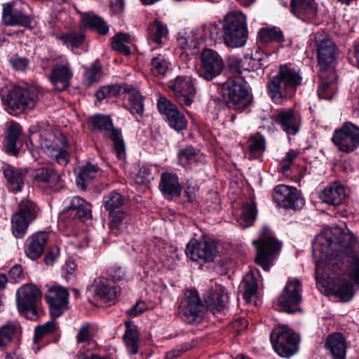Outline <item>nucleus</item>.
Here are the masks:
<instances>
[{
	"instance_id": "obj_61",
	"label": "nucleus",
	"mask_w": 359,
	"mask_h": 359,
	"mask_svg": "<svg viewBox=\"0 0 359 359\" xmlns=\"http://www.w3.org/2000/svg\"><path fill=\"white\" fill-rule=\"evenodd\" d=\"M76 268V264L73 261H67L65 264L62 266V271L64 273L65 278L69 281L74 277V273Z\"/></svg>"
},
{
	"instance_id": "obj_59",
	"label": "nucleus",
	"mask_w": 359,
	"mask_h": 359,
	"mask_svg": "<svg viewBox=\"0 0 359 359\" xmlns=\"http://www.w3.org/2000/svg\"><path fill=\"white\" fill-rule=\"evenodd\" d=\"M67 145L65 139L62 141V146L60 149L54 150L53 155H50L54 156L57 163L62 165H65L69 162V153L67 151Z\"/></svg>"
},
{
	"instance_id": "obj_54",
	"label": "nucleus",
	"mask_w": 359,
	"mask_h": 359,
	"mask_svg": "<svg viewBox=\"0 0 359 359\" xmlns=\"http://www.w3.org/2000/svg\"><path fill=\"white\" fill-rule=\"evenodd\" d=\"M257 208L254 203L248 204L243 207L242 214L240 217V224L243 228H247L252 225L257 217Z\"/></svg>"
},
{
	"instance_id": "obj_9",
	"label": "nucleus",
	"mask_w": 359,
	"mask_h": 359,
	"mask_svg": "<svg viewBox=\"0 0 359 359\" xmlns=\"http://www.w3.org/2000/svg\"><path fill=\"white\" fill-rule=\"evenodd\" d=\"M185 252L191 260L203 264L213 262L219 251L215 240L202 236L199 240L191 239L187 245Z\"/></svg>"
},
{
	"instance_id": "obj_24",
	"label": "nucleus",
	"mask_w": 359,
	"mask_h": 359,
	"mask_svg": "<svg viewBox=\"0 0 359 359\" xmlns=\"http://www.w3.org/2000/svg\"><path fill=\"white\" fill-rule=\"evenodd\" d=\"M73 77V72L67 60L56 63L49 76V80L57 91H63L69 88Z\"/></svg>"
},
{
	"instance_id": "obj_35",
	"label": "nucleus",
	"mask_w": 359,
	"mask_h": 359,
	"mask_svg": "<svg viewBox=\"0 0 359 359\" xmlns=\"http://www.w3.org/2000/svg\"><path fill=\"white\" fill-rule=\"evenodd\" d=\"M63 45L71 48L73 53L80 55L88 51V46L84 34L81 32H69L57 37Z\"/></svg>"
},
{
	"instance_id": "obj_17",
	"label": "nucleus",
	"mask_w": 359,
	"mask_h": 359,
	"mask_svg": "<svg viewBox=\"0 0 359 359\" xmlns=\"http://www.w3.org/2000/svg\"><path fill=\"white\" fill-rule=\"evenodd\" d=\"M177 102L182 106H190L196 95L194 81L190 76H178L169 82Z\"/></svg>"
},
{
	"instance_id": "obj_42",
	"label": "nucleus",
	"mask_w": 359,
	"mask_h": 359,
	"mask_svg": "<svg viewBox=\"0 0 359 359\" xmlns=\"http://www.w3.org/2000/svg\"><path fill=\"white\" fill-rule=\"evenodd\" d=\"M126 331L123 335V340L128 353L135 355L138 353V333L137 328L132 326L129 322H126Z\"/></svg>"
},
{
	"instance_id": "obj_36",
	"label": "nucleus",
	"mask_w": 359,
	"mask_h": 359,
	"mask_svg": "<svg viewBox=\"0 0 359 359\" xmlns=\"http://www.w3.org/2000/svg\"><path fill=\"white\" fill-rule=\"evenodd\" d=\"M319 76L321 83L318 89V95L320 99L331 100L337 93V84L332 80L334 74L332 71L320 70Z\"/></svg>"
},
{
	"instance_id": "obj_39",
	"label": "nucleus",
	"mask_w": 359,
	"mask_h": 359,
	"mask_svg": "<svg viewBox=\"0 0 359 359\" xmlns=\"http://www.w3.org/2000/svg\"><path fill=\"white\" fill-rule=\"evenodd\" d=\"M76 341L79 345V355L85 354L94 350L97 344L93 339V334L88 324L82 325L76 334Z\"/></svg>"
},
{
	"instance_id": "obj_19",
	"label": "nucleus",
	"mask_w": 359,
	"mask_h": 359,
	"mask_svg": "<svg viewBox=\"0 0 359 359\" xmlns=\"http://www.w3.org/2000/svg\"><path fill=\"white\" fill-rule=\"evenodd\" d=\"M65 139L62 135L57 137L50 129H40L29 135V142L32 146L42 149L48 155H53L54 150L62 146Z\"/></svg>"
},
{
	"instance_id": "obj_44",
	"label": "nucleus",
	"mask_w": 359,
	"mask_h": 359,
	"mask_svg": "<svg viewBox=\"0 0 359 359\" xmlns=\"http://www.w3.org/2000/svg\"><path fill=\"white\" fill-rule=\"evenodd\" d=\"M258 35L260 41L264 43L284 41L283 33L278 27H262L259 30Z\"/></svg>"
},
{
	"instance_id": "obj_3",
	"label": "nucleus",
	"mask_w": 359,
	"mask_h": 359,
	"mask_svg": "<svg viewBox=\"0 0 359 359\" xmlns=\"http://www.w3.org/2000/svg\"><path fill=\"white\" fill-rule=\"evenodd\" d=\"M252 243L256 249L255 263L264 271H269L280 254L282 243L268 226H263L259 238Z\"/></svg>"
},
{
	"instance_id": "obj_14",
	"label": "nucleus",
	"mask_w": 359,
	"mask_h": 359,
	"mask_svg": "<svg viewBox=\"0 0 359 359\" xmlns=\"http://www.w3.org/2000/svg\"><path fill=\"white\" fill-rule=\"evenodd\" d=\"M272 197L278 206L285 209L299 210L304 205V200L297 188L278 184L273 189Z\"/></svg>"
},
{
	"instance_id": "obj_31",
	"label": "nucleus",
	"mask_w": 359,
	"mask_h": 359,
	"mask_svg": "<svg viewBox=\"0 0 359 359\" xmlns=\"http://www.w3.org/2000/svg\"><path fill=\"white\" fill-rule=\"evenodd\" d=\"M158 187L162 194L168 198L180 196L182 191L178 176L170 172L161 173Z\"/></svg>"
},
{
	"instance_id": "obj_25",
	"label": "nucleus",
	"mask_w": 359,
	"mask_h": 359,
	"mask_svg": "<svg viewBox=\"0 0 359 359\" xmlns=\"http://www.w3.org/2000/svg\"><path fill=\"white\" fill-rule=\"evenodd\" d=\"M274 121L288 135H294L301 128L302 119L299 114L292 109L280 110L274 116Z\"/></svg>"
},
{
	"instance_id": "obj_45",
	"label": "nucleus",
	"mask_w": 359,
	"mask_h": 359,
	"mask_svg": "<svg viewBox=\"0 0 359 359\" xmlns=\"http://www.w3.org/2000/svg\"><path fill=\"white\" fill-rule=\"evenodd\" d=\"M241 287L243 290V298L249 302L257 291V283L255 274L252 272L248 273L244 277Z\"/></svg>"
},
{
	"instance_id": "obj_55",
	"label": "nucleus",
	"mask_w": 359,
	"mask_h": 359,
	"mask_svg": "<svg viewBox=\"0 0 359 359\" xmlns=\"http://www.w3.org/2000/svg\"><path fill=\"white\" fill-rule=\"evenodd\" d=\"M169 62L163 55H158L151 61V69L154 74L164 75L169 67Z\"/></svg>"
},
{
	"instance_id": "obj_57",
	"label": "nucleus",
	"mask_w": 359,
	"mask_h": 359,
	"mask_svg": "<svg viewBox=\"0 0 359 359\" xmlns=\"http://www.w3.org/2000/svg\"><path fill=\"white\" fill-rule=\"evenodd\" d=\"M299 156V152L294 149H290L285 154V157L281 160L278 170L283 175H288V172L294 160Z\"/></svg>"
},
{
	"instance_id": "obj_21",
	"label": "nucleus",
	"mask_w": 359,
	"mask_h": 359,
	"mask_svg": "<svg viewBox=\"0 0 359 359\" xmlns=\"http://www.w3.org/2000/svg\"><path fill=\"white\" fill-rule=\"evenodd\" d=\"M159 112L166 116L168 125L177 131L184 130L187 121L176 105L165 97H161L157 103Z\"/></svg>"
},
{
	"instance_id": "obj_63",
	"label": "nucleus",
	"mask_w": 359,
	"mask_h": 359,
	"mask_svg": "<svg viewBox=\"0 0 359 359\" xmlns=\"http://www.w3.org/2000/svg\"><path fill=\"white\" fill-rule=\"evenodd\" d=\"M1 359H24L19 348L15 346L13 348L6 349L1 355Z\"/></svg>"
},
{
	"instance_id": "obj_53",
	"label": "nucleus",
	"mask_w": 359,
	"mask_h": 359,
	"mask_svg": "<svg viewBox=\"0 0 359 359\" xmlns=\"http://www.w3.org/2000/svg\"><path fill=\"white\" fill-rule=\"evenodd\" d=\"M37 213V206L36 205L30 200L24 199L22 200L19 205V211L15 212V214L21 215L27 219H29L31 222H33Z\"/></svg>"
},
{
	"instance_id": "obj_41",
	"label": "nucleus",
	"mask_w": 359,
	"mask_h": 359,
	"mask_svg": "<svg viewBox=\"0 0 359 359\" xmlns=\"http://www.w3.org/2000/svg\"><path fill=\"white\" fill-rule=\"evenodd\" d=\"M81 22L84 26L95 30L101 35H105L109 32V26L104 19L93 13L84 14Z\"/></svg>"
},
{
	"instance_id": "obj_1",
	"label": "nucleus",
	"mask_w": 359,
	"mask_h": 359,
	"mask_svg": "<svg viewBox=\"0 0 359 359\" xmlns=\"http://www.w3.org/2000/svg\"><path fill=\"white\" fill-rule=\"evenodd\" d=\"M313 255L316 262V280L324 292L350 301L354 294L353 284L359 286V250L354 236L347 228H325L315 238Z\"/></svg>"
},
{
	"instance_id": "obj_11",
	"label": "nucleus",
	"mask_w": 359,
	"mask_h": 359,
	"mask_svg": "<svg viewBox=\"0 0 359 359\" xmlns=\"http://www.w3.org/2000/svg\"><path fill=\"white\" fill-rule=\"evenodd\" d=\"M28 5L22 0H13L2 4L1 22L6 27H32V18L27 14Z\"/></svg>"
},
{
	"instance_id": "obj_64",
	"label": "nucleus",
	"mask_w": 359,
	"mask_h": 359,
	"mask_svg": "<svg viewBox=\"0 0 359 359\" xmlns=\"http://www.w3.org/2000/svg\"><path fill=\"white\" fill-rule=\"evenodd\" d=\"M190 348H191V346L189 344H184L181 345L180 347L168 352L166 354L165 358H166V359H175V358L179 357L180 355H181V354L182 353L186 352L187 351H188Z\"/></svg>"
},
{
	"instance_id": "obj_34",
	"label": "nucleus",
	"mask_w": 359,
	"mask_h": 359,
	"mask_svg": "<svg viewBox=\"0 0 359 359\" xmlns=\"http://www.w3.org/2000/svg\"><path fill=\"white\" fill-rule=\"evenodd\" d=\"M48 236L46 232L33 234L27 241L26 255L32 260L38 259L43 253Z\"/></svg>"
},
{
	"instance_id": "obj_38",
	"label": "nucleus",
	"mask_w": 359,
	"mask_h": 359,
	"mask_svg": "<svg viewBox=\"0 0 359 359\" xmlns=\"http://www.w3.org/2000/svg\"><path fill=\"white\" fill-rule=\"evenodd\" d=\"M130 221L128 212L123 209L109 213L110 232L115 236L123 233Z\"/></svg>"
},
{
	"instance_id": "obj_20",
	"label": "nucleus",
	"mask_w": 359,
	"mask_h": 359,
	"mask_svg": "<svg viewBox=\"0 0 359 359\" xmlns=\"http://www.w3.org/2000/svg\"><path fill=\"white\" fill-rule=\"evenodd\" d=\"M314 42L318 53V65L320 70H326L335 57V44L324 32H317L314 36Z\"/></svg>"
},
{
	"instance_id": "obj_49",
	"label": "nucleus",
	"mask_w": 359,
	"mask_h": 359,
	"mask_svg": "<svg viewBox=\"0 0 359 359\" xmlns=\"http://www.w3.org/2000/svg\"><path fill=\"white\" fill-rule=\"evenodd\" d=\"M128 93L129 94L128 99L131 103V106L129 108L130 113L142 116L144 113V97L139 91L132 87Z\"/></svg>"
},
{
	"instance_id": "obj_26",
	"label": "nucleus",
	"mask_w": 359,
	"mask_h": 359,
	"mask_svg": "<svg viewBox=\"0 0 359 359\" xmlns=\"http://www.w3.org/2000/svg\"><path fill=\"white\" fill-rule=\"evenodd\" d=\"M203 298L208 309L214 314L222 311L229 302V297L225 288L217 284L211 286L205 292Z\"/></svg>"
},
{
	"instance_id": "obj_30",
	"label": "nucleus",
	"mask_w": 359,
	"mask_h": 359,
	"mask_svg": "<svg viewBox=\"0 0 359 359\" xmlns=\"http://www.w3.org/2000/svg\"><path fill=\"white\" fill-rule=\"evenodd\" d=\"M346 198L345 187L339 182L327 186L320 194V198L325 203L333 206L342 204Z\"/></svg>"
},
{
	"instance_id": "obj_10",
	"label": "nucleus",
	"mask_w": 359,
	"mask_h": 359,
	"mask_svg": "<svg viewBox=\"0 0 359 359\" xmlns=\"http://www.w3.org/2000/svg\"><path fill=\"white\" fill-rule=\"evenodd\" d=\"M41 290L33 284L21 286L16 292L17 308L20 313L31 320L39 317L37 304L41 299Z\"/></svg>"
},
{
	"instance_id": "obj_37",
	"label": "nucleus",
	"mask_w": 359,
	"mask_h": 359,
	"mask_svg": "<svg viewBox=\"0 0 359 359\" xmlns=\"http://www.w3.org/2000/svg\"><path fill=\"white\" fill-rule=\"evenodd\" d=\"M22 134V127L16 122H11L7 128L6 137V151L16 156L19 153V137Z\"/></svg>"
},
{
	"instance_id": "obj_16",
	"label": "nucleus",
	"mask_w": 359,
	"mask_h": 359,
	"mask_svg": "<svg viewBox=\"0 0 359 359\" xmlns=\"http://www.w3.org/2000/svg\"><path fill=\"white\" fill-rule=\"evenodd\" d=\"M203 304L196 290H189L184 295L178 308L181 318L187 323H193L201 316Z\"/></svg>"
},
{
	"instance_id": "obj_40",
	"label": "nucleus",
	"mask_w": 359,
	"mask_h": 359,
	"mask_svg": "<svg viewBox=\"0 0 359 359\" xmlns=\"http://www.w3.org/2000/svg\"><path fill=\"white\" fill-rule=\"evenodd\" d=\"M99 170L97 165L91 163L81 167L76 179L77 187L84 189L88 184L97 176Z\"/></svg>"
},
{
	"instance_id": "obj_29",
	"label": "nucleus",
	"mask_w": 359,
	"mask_h": 359,
	"mask_svg": "<svg viewBox=\"0 0 359 359\" xmlns=\"http://www.w3.org/2000/svg\"><path fill=\"white\" fill-rule=\"evenodd\" d=\"M290 6L291 12L303 21H311L317 16V5L313 0H291Z\"/></svg>"
},
{
	"instance_id": "obj_23",
	"label": "nucleus",
	"mask_w": 359,
	"mask_h": 359,
	"mask_svg": "<svg viewBox=\"0 0 359 359\" xmlns=\"http://www.w3.org/2000/svg\"><path fill=\"white\" fill-rule=\"evenodd\" d=\"M32 177L34 183L55 191L60 190L63 187L60 175L50 165L34 169L32 172Z\"/></svg>"
},
{
	"instance_id": "obj_47",
	"label": "nucleus",
	"mask_w": 359,
	"mask_h": 359,
	"mask_svg": "<svg viewBox=\"0 0 359 359\" xmlns=\"http://www.w3.org/2000/svg\"><path fill=\"white\" fill-rule=\"evenodd\" d=\"M149 29L151 41L158 45H162L168 34L167 26L162 22L156 20Z\"/></svg>"
},
{
	"instance_id": "obj_7",
	"label": "nucleus",
	"mask_w": 359,
	"mask_h": 359,
	"mask_svg": "<svg viewBox=\"0 0 359 359\" xmlns=\"http://www.w3.org/2000/svg\"><path fill=\"white\" fill-rule=\"evenodd\" d=\"M89 123L92 130L103 133L105 137L111 140L118 158H125L126 145L121 131L114 127L110 116L97 114L89 118Z\"/></svg>"
},
{
	"instance_id": "obj_32",
	"label": "nucleus",
	"mask_w": 359,
	"mask_h": 359,
	"mask_svg": "<svg viewBox=\"0 0 359 359\" xmlns=\"http://www.w3.org/2000/svg\"><path fill=\"white\" fill-rule=\"evenodd\" d=\"M325 347L332 359H345L346 344L344 337L341 333L330 334L326 339Z\"/></svg>"
},
{
	"instance_id": "obj_56",
	"label": "nucleus",
	"mask_w": 359,
	"mask_h": 359,
	"mask_svg": "<svg viewBox=\"0 0 359 359\" xmlns=\"http://www.w3.org/2000/svg\"><path fill=\"white\" fill-rule=\"evenodd\" d=\"M265 139L260 135L257 134L249 140L248 148L252 154H259L265 151Z\"/></svg>"
},
{
	"instance_id": "obj_62",
	"label": "nucleus",
	"mask_w": 359,
	"mask_h": 359,
	"mask_svg": "<svg viewBox=\"0 0 359 359\" xmlns=\"http://www.w3.org/2000/svg\"><path fill=\"white\" fill-rule=\"evenodd\" d=\"M11 64L18 71H25L29 65V60L25 57H17L11 59Z\"/></svg>"
},
{
	"instance_id": "obj_22",
	"label": "nucleus",
	"mask_w": 359,
	"mask_h": 359,
	"mask_svg": "<svg viewBox=\"0 0 359 359\" xmlns=\"http://www.w3.org/2000/svg\"><path fill=\"white\" fill-rule=\"evenodd\" d=\"M91 217L90 205L80 197H73L69 205L63 210L60 215V219L66 221L69 225L71 220H82L89 219Z\"/></svg>"
},
{
	"instance_id": "obj_2",
	"label": "nucleus",
	"mask_w": 359,
	"mask_h": 359,
	"mask_svg": "<svg viewBox=\"0 0 359 359\" xmlns=\"http://www.w3.org/2000/svg\"><path fill=\"white\" fill-rule=\"evenodd\" d=\"M302 83V76L297 67L292 64L281 65L278 74L268 83L269 95L276 103H281L290 97Z\"/></svg>"
},
{
	"instance_id": "obj_60",
	"label": "nucleus",
	"mask_w": 359,
	"mask_h": 359,
	"mask_svg": "<svg viewBox=\"0 0 359 359\" xmlns=\"http://www.w3.org/2000/svg\"><path fill=\"white\" fill-rule=\"evenodd\" d=\"M150 168L147 166L140 168L134 177L135 182L138 184H144L150 181Z\"/></svg>"
},
{
	"instance_id": "obj_33",
	"label": "nucleus",
	"mask_w": 359,
	"mask_h": 359,
	"mask_svg": "<svg viewBox=\"0 0 359 359\" xmlns=\"http://www.w3.org/2000/svg\"><path fill=\"white\" fill-rule=\"evenodd\" d=\"M1 170L7 180L9 190L13 193L20 192L25 184V172L8 165L3 166Z\"/></svg>"
},
{
	"instance_id": "obj_5",
	"label": "nucleus",
	"mask_w": 359,
	"mask_h": 359,
	"mask_svg": "<svg viewBox=\"0 0 359 359\" xmlns=\"http://www.w3.org/2000/svg\"><path fill=\"white\" fill-rule=\"evenodd\" d=\"M2 102L13 109L33 108L38 100L39 93L34 88H21L11 84L0 88Z\"/></svg>"
},
{
	"instance_id": "obj_58",
	"label": "nucleus",
	"mask_w": 359,
	"mask_h": 359,
	"mask_svg": "<svg viewBox=\"0 0 359 359\" xmlns=\"http://www.w3.org/2000/svg\"><path fill=\"white\" fill-rule=\"evenodd\" d=\"M56 329L57 324L53 320L48 321L42 325L36 327L34 337V341L38 342V341L41 339L45 335L52 333Z\"/></svg>"
},
{
	"instance_id": "obj_18",
	"label": "nucleus",
	"mask_w": 359,
	"mask_h": 359,
	"mask_svg": "<svg viewBox=\"0 0 359 359\" xmlns=\"http://www.w3.org/2000/svg\"><path fill=\"white\" fill-rule=\"evenodd\" d=\"M45 299L49 306L53 318L60 317L68 309L69 292L67 288L59 285L48 286Z\"/></svg>"
},
{
	"instance_id": "obj_12",
	"label": "nucleus",
	"mask_w": 359,
	"mask_h": 359,
	"mask_svg": "<svg viewBox=\"0 0 359 359\" xmlns=\"http://www.w3.org/2000/svg\"><path fill=\"white\" fill-rule=\"evenodd\" d=\"M332 142L337 149L344 153H351L359 147V127L346 122L334 130Z\"/></svg>"
},
{
	"instance_id": "obj_27",
	"label": "nucleus",
	"mask_w": 359,
	"mask_h": 359,
	"mask_svg": "<svg viewBox=\"0 0 359 359\" xmlns=\"http://www.w3.org/2000/svg\"><path fill=\"white\" fill-rule=\"evenodd\" d=\"M95 294L103 302L114 304L119 289L114 282L106 278H98L94 283Z\"/></svg>"
},
{
	"instance_id": "obj_50",
	"label": "nucleus",
	"mask_w": 359,
	"mask_h": 359,
	"mask_svg": "<svg viewBox=\"0 0 359 359\" xmlns=\"http://www.w3.org/2000/svg\"><path fill=\"white\" fill-rule=\"evenodd\" d=\"M130 43V36L123 33H118L111 39L113 50L126 55L130 54V48L127 46Z\"/></svg>"
},
{
	"instance_id": "obj_4",
	"label": "nucleus",
	"mask_w": 359,
	"mask_h": 359,
	"mask_svg": "<svg viewBox=\"0 0 359 359\" xmlns=\"http://www.w3.org/2000/svg\"><path fill=\"white\" fill-rule=\"evenodd\" d=\"M223 39L229 48L243 46L248 39V27L245 15L239 11L227 13L222 22Z\"/></svg>"
},
{
	"instance_id": "obj_15",
	"label": "nucleus",
	"mask_w": 359,
	"mask_h": 359,
	"mask_svg": "<svg viewBox=\"0 0 359 359\" xmlns=\"http://www.w3.org/2000/svg\"><path fill=\"white\" fill-rule=\"evenodd\" d=\"M225 67L222 57L212 49H205L201 54L199 76L206 81H212L219 76Z\"/></svg>"
},
{
	"instance_id": "obj_43",
	"label": "nucleus",
	"mask_w": 359,
	"mask_h": 359,
	"mask_svg": "<svg viewBox=\"0 0 359 359\" xmlns=\"http://www.w3.org/2000/svg\"><path fill=\"white\" fill-rule=\"evenodd\" d=\"M126 199L118 192L113 191L103 197V205L109 213L118 210H123Z\"/></svg>"
},
{
	"instance_id": "obj_51",
	"label": "nucleus",
	"mask_w": 359,
	"mask_h": 359,
	"mask_svg": "<svg viewBox=\"0 0 359 359\" xmlns=\"http://www.w3.org/2000/svg\"><path fill=\"white\" fill-rule=\"evenodd\" d=\"M100 77L101 68L99 62L96 60L92 64L89 69L86 70L83 75V83L86 87L88 88L94 83L97 82Z\"/></svg>"
},
{
	"instance_id": "obj_28",
	"label": "nucleus",
	"mask_w": 359,
	"mask_h": 359,
	"mask_svg": "<svg viewBox=\"0 0 359 359\" xmlns=\"http://www.w3.org/2000/svg\"><path fill=\"white\" fill-rule=\"evenodd\" d=\"M178 163L186 169H196L206 163V157L193 147L182 149L177 154Z\"/></svg>"
},
{
	"instance_id": "obj_48",
	"label": "nucleus",
	"mask_w": 359,
	"mask_h": 359,
	"mask_svg": "<svg viewBox=\"0 0 359 359\" xmlns=\"http://www.w3.org/2000/svg\"><path fill=\"white\" fill-rule=\"evenodd\" d=\"M19 327L18 323L11 321L0 327V347H6L11 342L12 338Z\"/></svg>"
},
{
	"instance_id": "obj_52",
	"label": "nucleus",
	"mask_w": 359,
	"mask_h": 359,
	"mask_svg": "<svg viewBox=\"0 0 359 359\" xmlns=\"http://www.w3.org/2000/svg\"><path fill=\"white\" fill-rule=\"evenodd\" d=\"M199 37L194 32L181 33L177 39L178 45L184 50L195 49L198 46Z\"/></svg>"
},
{
	"instance_id": "obj_8",
	"label": "nucleus",
	"mask_w": 359,
	"mask_h": 359,
	"mask_svg": "<svg viewBox=\"0 0 359 359\" xmlns=\"http://www.w3.org/2000/svg\"><path fill=\"white\" fill-rule=\"evenodd\" d=\"M275 351L281 357L290 358L298 352L299 339L287 325H279L271 333Z\"/></svg>"
},
{
	"instance_id": "obj_6",
	"label": "nucleus",
	"mask_w": 359,
	"mask_h": 359,
	"mask_svg": "<svg viewBox=\"0 0 359 359\" xmlns=\"http://www.w3.org/2000/svg\"><path fill=\"white\" fill-rule=\"evenodd\" d=\"M222 93L229 108L243 111L252 102V96L241 78L229 79L222 86Z\"/></svg>"
},
{
	"instance_id": "obj_13",
	"label": "nucleus",
	"mask_w": 359,
	"mask_h": 359,
	"mask_svg": "<svg viewBox=\"0 0 359 359\" xmlns=\"http://www.w3.org/2000/svg\"><path fill=\"white\" fill-rule=\"evenodd\" d=\"M302 292L301 282L296 278H289L278 299L280 309L289 313L298 311L302 301Z\"/></svg>"
},
{
	"instance_id": "obj_46",
	"label": "nucleus",
	"mask_w": 359,
	"mask_h": 359,
	"mask_svg": "<svg viewBox=\"0 0 359 359\" xmlns=\"http://www.w3.org/2000/svg\"><path fill=\"white\" fill-rule=\"evenodd\" d=\"M32 222L27 218L23 217L21 215L13 214L11 217L12 232L16 238H22Z\"/></svg>"
}]
</instances>
